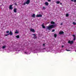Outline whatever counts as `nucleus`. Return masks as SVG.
I'll return each instance as SVG.
<instances>
[{
	"mask_svg": "<svg viewBox=\"0 0 76 76\" xmlns=\"http://www.w3.org/2000/svg\"><path fill=\"white\" fill-rule=\"evenodd\" d=\"M9 35V34H7L5 35V36H7Z\"/></svg>",
	"mask_w": 76,
	"mask_h": 76,
	"instance_id": "obj_29",
	"label": "nucleus"
},
{
	"mask_svg": "<svg viewBox=\"0 0 76 76\" xmlns=\"http://www.w3.org/2000/svg\"><path fill=\"white\" fill-rule=\"evenodd\" d=\"M45 9V7H43V9Z\"/></svg>",
	"mask_w": 76,
	"mask_h": 76,
	"instance_id": "obj_30",
	"label": "nucleus"
},
{
	"mask_svg": "<svg viewBox=\"0 0 76 76\" xmlns=\"http://www.w3.org/2000/svg\"><path fill=\"white\" fill-rule=\"evenodd\" d=\"M29 3H30V0H27V1L26 2V4H29Z\"/></svg>",
	"mask_w": 76,
	"mask_h": 76,
	"instance_id": "obj_3",
	"label": "nucleus"
},
{
	"mask_svg": "<svg viewBox=\"0 0 76 76\" xmlns=\"http://www.w3.org/2000/svg\"><path fill=\"white\" fill-rule=\"evenodd\" d=\"M32 35H34V36H35V34H33Z\"/></svg>",
	"mask_w": 76,
	"mask_h": 76,
	"instance_id": "obj_35",
	"label": "nucleus"
},
{
	"mask_svg": "<svg viewBox=\"0 0 76 76\" xmlns=\"http://www.w3.org/2000/svg\"><path fill=\"white\" fill-rule=\"evenodd\" d=\"M45 5H46V6H48V2H46L45 3Z\"/></svg>",
	"mask_w": 76,
	"mask_h": 76,
	"instance_id": "obj_12",
	"label": "nucleus"
},
{
	"mask_svg": "<svg viewBox=\"0 0 76 76\" xmlns=\"http://www.w3.org/2000/svg\"><path fill=\"white\" fill-rule=\"evenodd\" d=\"M16 37L17 38H19V36L17 35V36H16Z\"/></svg>",
	"mask_w": 76,
	"mask_h": 76,
	"instance_id": "obj_20",
	"label": "nucleus"
},
{
	"mask_svg": "<svg viewBox=\"0 0 76 76\" xmlns=\"http://www.w3.org/2000/svg\"><path fill=\"white\" fill-rule=\"evenodd\" d=\"M30 31H31V32H35V30L32 28H31L30 29Z\"/></svg>",
	"mask_w": 76,
	"mask_h": 76,
	"instance_id": "obj_4",
	"label": "nucleus"
},
{
	"mask_svg": "<svg viewBox=\"0 0 76 76\" xmlns=\"http://www.w3.org/2000/svg\"><path fill=\"white\" fill-rule=\"evenodd\" d=\"M37 17H42V15H41V14H39V15H37Z\"/></svg>",
	"mask_w": 76,
	"mask_h": 76,
	"instance_id": "obj_6",
	"label": "nucleus"
},
{
	"mask_svg": "<svg viewBox=\"0 0 76 76\" xmlns=\"http://www.w3.org/2000/svg\"><path fill=\"white\" fill-rule=\"evenodd\" d=\"M15 34H18L19 33V31H18V30H16V31L15 32Z\"/></svg>",
	"mask_w": 76,
	"mask_h": 76,
	"instance_id": "obj_14",
	"label": "nucleus"
},
{
	"mask_svg": "<svg viewBox=\"0 0 76 76\" xmlns=\"http://www.w3.org/2000/svg\"><path fill=\"white\" fill-rule=\"evenodd\" d=\"M61 47L62 48H63V47H64V45H62Z\"/></svg>",
	"mask_w": 76,
	"mask_h": 76,
	"instance_id": "obj_34",
	"label": "nucleus"
},
{
	"mask_svg": "<svg viewBox=\"0 0 76 76\" xmlns=\"http://www.w3.org/2000/svg\"><path fill=\"white\" fill-rule=\"evenodd\" d=\"M6 48V45L2 47V49H5Z\"/></svg>",
	"mask_w": 76,
	"mask_h": 76,
	"instance_id": "obj_8",
	"label": "nucleus"
},
{
	"mask_svg": "<svg viewBox=\"0 0 76 76\" xmlns=\"http://www.w3.org/2000/svg\"><path fill=\"white\" fill-rule=\"evenodd\" d=\"M51 24H54V23H55L53 21H51Z\"/></svg>",
	"mask_w": 76,
	"mask_h": 76,
	"instance_id": "obj_16",
	"label": "nucleus"
},
{
	"mask_svg": "<svg viewBox=\"0 0 76 76\" xmlns=\"http://www.w3.org/2000/svg\"><path fill=\"white\" fill-rule=\"evenodd\" d=\"M63 23H62L61 24V25H63Z\"/></svg>",
	"mask_w": 76,
	"mask_h": 76,
	"instance_id": "obj_36",
	"label": "nucleus"
},
{
	"mask_svg": "<svg viewBox=\"0 0 76 76\" xmlns=\"http://www.w3.org/2000/svg\"><path fill=\"white\" fill-rule=\"evenodd\" d=\"M23 5H26V2L24 3Z\"/></svg>",
	"mask_w": 76,
	"mask_h": 76,
	"instance_id": "obj_28",
	"label": "nucleus"
},
{
	"mask_svg": "<svg viewBox=\"0 0 76 76\" xmlns=\"http://www.w3.org/2000/svg\"><path fill=\"white\" fill-rule=\"evenodd\" d=\"M43 46H45V44H43Z\"/></svg>",
	"mask_w": 76,
	"mask_h": 76,
	"instance_id": "obj_37",
	"label": "nucleus"
},
{
	"mask_svg": "<svg viewBox=\"0 0 76 76\" xmlns=\"http://www.w3.org/2000/svg\"><path fill=\"white\" fill-rule=\"evenodd\" d=\"M34 39H35V38H37V37L35 36H34Z\"/></svg>",
	"mask_w": 76,
	"mask_h": 76,
	"instance_id": "obj_27",
	"label": "nucleus"
},
{
	"mask_svg": "<svg viewBox=\"0 0 76 76\" xmlns=\"http://www.w3.org/2000/svg\"><path fill=\"white\" fill-rule=\"evenodd\" d=\"M60 1H57L56 2V3H57V4H59V3H60Z\"/></svg>",
	"mask_w": 76,
	"mask_h": 76,
	"instance_id": "obj_19",
	"label": "nucleus"
},
{
	"mask_svg": "<svg viewBox=\"0 0 76 76\" xmlns=\"http://www.w3.org/2000/svg\"><path fill=\"white\" fill-rule=\"evenodd\" d=\"M54 36L55 37H57V35L56 34H54Z\"/></svg>",
	"mask_w": 76,
	"mask_h": 76,
	"instance_id": "obj_24",
	"label": "nucleus"
},
{
	"mask_svg": "<svg viewBox=\"0 0 76 76\" xmlns=\"http://www.w3.org/2000/svg\"><path fill=\"white\" fill-rule=\"evenodd\" d=\"M35 15L34 14L32 15L31 17H32V18H35Z\"/></svg>",
	"mask_w": 76,
	"mask_h": 76,
	"instance_id": "obj_13",
	"label": "nucleus"
},
{
	"mask_svg": "<svg viewBox=\"0 0 76 76\" xmlns=\"http://www.w3.org/2000/svg\"><path fill=\"white\" fill-rule=\"evenodd\" d=\"M71 1H74V2H75V3H76V0H71Z\"/></svg>",
	"mask_w": 76,
	"mask_h": 76,
	"instance_id": "obj_18",
	"label": "nucleus"
},
{
	"mask_svg": "<svg viewBox=\"0 0 76 76\" xmlns=\"http://www.w3.org/2000/svg\"><path fill=\"white\" fill-rule=\"evenodd\" d=\"M44 49H45V48H44Z\"/></svg>",
	"mask_w": 76,
	"mask_h": 76,
	"instance_id": "obj_39",
	"label": "nucleus"
},
{
	"mask_svg": "<svg viewBox=\"0 0 76 76\" xmlns=\"http://www.w3.org/2000/svg\"><path fill=\"white\" fill-rule=\"evenodd\" d=\"M55 27V25H49L46 28V30L47 29H48V30H51V29H52L53 28H54Z\"/></svg>",
	"mask_w": 76,
	"mask_h": 76,
	"instance_id": "obj_1",
	"label": "nucleus"
},
{
	"mask_svg": "<svg viewBox=\"0 0 76 76\" xmlns=\"http://www.w3.org/2000/svg\"><path fill=\"white\" fill-rule=\"evenodd\" d=\"M60 4H62V3H60Z\"/></svg>",
	"mask_w": 76,
	"mask_h": 76,
	"instance_id": "obj_38",
	"label": "nucleus"
},
{
	"mask_svg": "<svg viewBox=\"0 0 76 76\" xmlns=\"http://www.w3.org/2000/svg\"><path fill=\"white\" fill-rule=\"evenodd\" d=\"M6 32V33H7V34H9V31H7Z\"/></svg>",
	"mask_w": 76,
	"mask_h": 76,
	"instance_id": "obj_23",
	"label": "nucleus"
},
{
	"mask_svg": "<svg viewBox=\"0 0 76 76\" xmlns=\"http://www.w3.org/2000/svg\"><path fill=\"white\" fill-rule=\"evenodd\" d=\"M66 50L67 51H71V50Z\"/></svg>",
	"mask_w": 76,
	"mask_h": 76,
	"instance_id": "obj_26",
	"label": "nucleus"
},
{
	"mask_svg": "<svg viewBox=\"0 0 76 76\" xmlns=\"http://www.w3.org/2000/svg\"><path fill=\"white\" fill-rule=\"evenodd\" d=\"M72 36L74 37V40L75 41V40L76 39V37H75V35H73Z\"/></svg>",
	"mask_w": 76,
	"mask_h": 76,
	"instance_id": "obj_10",
	"label": "nucleus"
},
{
	"mask_svg": "<svg viewBox=\"0 0 76 76\" xmlns=\"http://www.w3.org/2000/svg\"><path fill=\"white\" fill-rule=\"evenodd\" d=\"M73 25H76V23L75 22H73Z\"/></svg>",
	"mask_w": 76,
	"mask_h": 76,
	"instance_id": "obj_22",
	"label": "nucleus"
},
{
	"mask_svg": "<svg viewBox=\"0 0 76 76\" xmlns=\"http://www.w3.org/2000/svg\"><path fill=\"white\" fill-rule=\"evenodd\" d=\"M14 12H15V13H16L17 12V9L15 8L14 10Z\"/></svg>",
	"mask_w": 76,
	"mask_h": 76,
	"instance_id": "obj_7",
	"label": "nucleus"
},
{
	"mask_svg": "<svg viewBox=\"0 0 76 76\" xmlns=\"http://www.w3.org/2000/svg\"><path fill=\"white\" fill-rule=\"evenodd\" d=\"M24 54H28V52H25Z\"/></svg>",
	"mask_w": 76,
	"mask_h": 76,
	"instance_id": "obj_17",
	"label": "nucleus"
},
{
	"mask_svg": "<svg viewBox=\"0 0 76 76\" xmlns=\"http://www.w3.org/2000/svg\"><path fill=\"white\" fill-rule=\"evenodd\" d=\"M15 51H19L18 49L17 50L16 49H15Z\"/></svg>",
	"mask_w": 76,
	"mask_h": 76,
	"instance_id": "obj_31",
	"label": "nucleus"
},
{
	"mask_svg": "<svg viewBox=\"0 0 76 76\" xmlns=\"http://www.w3.org/2000/svg\"><path fill=\"white\" fill-rule=\"evenodd\" d=\"M66 17L69 16V14H66Z\"/></svg>",
	"mask_w": 76,
	"mask_h": 76,
	"instance_id": "obj_21",
	"label": "nucleus"
},
{
	"mask_svg": "<svg viewBox=\"0 0 76 76\" xmlns=\"http://www.w3.org/2000/svg\"><path fill=\"white\" fill-rule=\"evenodd\" d=\"M48 1L50 2L51 1V0H48Z\"/></svg>",
	"mask_w": 76,
	"mask_h": 76,
	"instance_id": "obj_33",
	"label": "nucleus"
},
{
	"mask_svg": "<svg viewBox=\"0 0 76 76\" xmlns=\"http://www.w3.org/2000/svg\"><path fill=\"white\" fill-rule=\"evenodd\" d=\"M64 33V32L63 31H60L59 33V34H63Z\"/></svg>",
	"mask_w": 76,
	"mask_h": 76,
	"instance_id": "obj_11",
	"label": "nucleus"
},
{
	"mask_svg": "<svg viewBox=\"0 0 76 76\" xmlns=\"http://www.w3.org/2000/svg\"><path fill=\"white\" fill-rule=\"evenodd\" d=\"M46 51H50L49 50H48V48L46 49Z\"/></svg>",
	"mask_w": 76,
	"mask_h": 76,
	"instance_id": "obj_25",
	"label": "nucleus"
},
{
	"mask_svg": "<svg viewBox=\"0 0 76 76\" xmlns=\"http://www.w3.org/2000/svg\"><path fill=\"white\" fill-rule=\"evenodd\" d=\"M68 43H69V44H72L73 43V41L69 40L68 41Z\"/></svg>",
	"mask_w": 76,
	"mask_h": 76,
	"instance_id": "obj_2",
	"label": "nucleus"
},
{
	"mask_svg": "<svg viewBox=\"0 0 76 76\" xmlns=\"http://www.w3.org/2000/svg\"><path fill=\"white\" fill-rule=\"evenodd\" d=\"M9 35H13V33L12 32V31H10V34H9Z\"/></svg>",
	"mask_w": 76,
	"mask_h": 76,
	"instance_id": "obj_9",
	"label": "nucleus"
},
{
	"mask_svg": "<svg viewBox=\"0 0 76 76\" xmlns=\"http://www.w3.org/2000/svg\"><path fill=\"white\" fill-rule=\"evenodd\" d=\"M55 31V30L53 29V30H52V32H54Z\"/></svg>",
	"mask_w": 76,
	"mask_h": 76,
	"instance_id": "obj_32",
	"label": "nucleus"
},
{
	"mask_svg": "<svg viewBox=\"0 0 76 76\" xmlns=\"http://www.w3.org/2000/svg\"><path fill=\"white\" fill-rule=\"evenodd\" d=\"M9 9L10 10H12V9H13V7H12V5H10V6Z\"/></svg>",
	"mask_w": 76,
	"mask_h": 76,
	"instance_id": "obj_5",
	"label": "nucleus"
},
{
	"mask_svg": "<svg viewBox=\"0 0 76 76\" xmlns=\"http://www.w3.org/2000/svg\"><path fill=\"white\" fill-rule=\"evenodd\" d=\"M42 26L43 28H45V26L44 25V24H43L42 25Z\"/></svg>",
	"mask_w": 76,
	"mask_h": 76,
	"instance_id": "obj_15",
	"label": "nucleus"
}]
</instances>
